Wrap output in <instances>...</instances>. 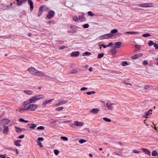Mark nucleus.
<instances>
[{
    "label": "nucleus",
    "mask_w": 158,
    "mask_h": 158,
    "mask_svg": "<svg viewBox=\"0 0 158 158\" xmlns=\"http://www.w3.org/2000/svg\"><path fill=\"white\" fill-rule=\"evenodd\" d=\"M54 99H50L49 100H45L42 103V106L43 107H45L47 104H50L54 100Z\"/></svg>",
    "instance_id": "obj_3"
},
{
    "label": "nucleus",
    "mask_w": 158,
    "mask_h": 158,
    "mask_svg": "<svg viewBox=\"0 0 158 158\" xmlns=\"http://www.w3.org/2000/svg\"><path fill=\"white\" fill-rule=\"evenodd\" d=\"M36 97V99L37 100H38L40 99L44 98V96L43 95L41 94L35 96Z\"/></svg>",
    "instance_id": "obj_24"
},
{
    "label": "nucleus",
    "mask_w": 158,
    "mask_h": 158,
    "mask_svg": "<svg viewBox=\"0 0 158 158\" xmlns=\"http://www.w3.org/2000/svg\"><path fill=\"white\" fill-rule=\"evenodd\" d=\"M24 137V135H20L19 136L18 138L19 139H22Z\"/></svg>",
    "instance_id": "obj_61"
},
{
    "label": "nucleus",
    "mask_w": 158,
    "mask_h": 158,
    "mask_svg": "<svg viewBox=\"0 0 158 158\" xmlns=\"http://www.w3.org/2000/svg\"><path fill=\"white\" fill-rule=\"evenodd\" d=\"M37 143L41 147H43V146L42 145V143H41V142H39V141H38L37 142Z\"/></svg>",
    "instance_id": "obj_56"
},
{
    "label": "nucleus",
    "mask_w": 158,
    "mask_h": 158,
    "mask_svg": "<svg viewBox=\"0 0 158 158\" xmlns=\"http://www.w3.org/2000/svg\"><path fill=\"white\" fill-rule=\"evenodd\" d=\"M9 129L8 127H5L3 129V133L4 135L6 134L9 132Z\"/></svg>",
    "instance_id": "obj_22"
},
{
    "label": "nucleus",
    "mask_w": 158,
    "mask_h": 158,
    "mask_svg": "<svg viewBox=\"0 0 158 158\" xmlns=\"http://www.w3.org/2000/svg\"><path fill=\"white\" fill-rule=\"evenodd\" d=\"M35 75L39 77H43L45 76V74L42 72L40 71L37 70Z\"/></svg>",
    "instance_id": "obj_10"
},
{
    "label": "nucleus",
    "mask_w": 158,
    "mask_h": 158,
    "mask_svg": "<svg viewBox=\"0 0 158 158\" xmlns=\"http://www.w3.org/2000/svg\"><path fill=\"white\" fill-rule=\"evenodd\" d=\"M24 108H21L19 110V112L21 113H23L25 111L27 110H26V106H27L23 105Z\"/></svg>",
    "instance_id": "obj_25"
},
{
    "label": "nucleus",
    "mask_w": 158,
    "mask_h": 158,
    "mask_svg": "<svg viewBox=\"0 0 158 158\" xmlns=\"http://www.w3.org/2000/svg\"><path fill=\"white\" fill-rule=\"evenodd\" d=\"M88 88L87 87H83L80 90L81 91H84L87 90Z\"/></svg>",
    "instance_id": "obj_59"
},
{
    "label": "nucleus",
    "mask_w": 158,
    "mask_h": 158,
    "mask_svg": "<svg viewBox=\"0 0 158 158\" xmlns=\"http://www.w3.org/2000/svg\"><path fill=\"white\" fill-rule=\"evenodd\" d=\"M150 86V85H145L144 87L145 90H147L148 89H149Z\"/></svg>",
    "instance_id": "obj_40"
},
{
    "label": "nucleus",
    "mask_w": 158,
    "mask_h": 158,
    "mask_svg": "<svg viewBox=\"0 0 158 158\" xmlns=\"http://www.w3.org/2000/svg\"><path fill=\"white\" fill-rule=\"evenodd\" d=\"M44 8H45V6L43 5L41 6L39 8V11L38 14V16H40L41 14L43 13V11L44 10Z\"/></svg>",
    "instance_id": "obj_8"
},
{
    "label": "nucleus",
    "mask_w": 158,
    "mask_h": 158,
    "mask_svg": "<svg viewBox=\"0 0 158 158\" xmlns=\"http://www.w3.org/2000/svg\"><path fill=\"white\" fill-rule=\"evenodd\" d=\"M37 129L38 130H44V126H40L38 127Z\"/></svg>",
    "instance_id": "obj_42"
},
{
    "label": "nucleus",
    "mask_w": 158,
    "mask_h": 158,
    "mask_svg": "<svg viewBox=\"0 0 158 158\" xmlns=\"http://www.w3.org/2000/svg\"><path fill=\"white\" fill-rule=\"evenodd\" d=\"M27 125L29 126V127L30 129H34L36 127V125L34 123L28 124Z\"/></svg>",
    "instance_id": "obj_23"
},
{
    "label": "nucleus",
    "mask_w": 158,
    "mask_h": 158,
    "mask_svg": "<svg viewBox=\"0 0 158 158\" xmlns=\"http://www.w3.org/2000/svg\"><path fill=\"white\" fill-rule=\"evenodd\" d=\"M86 140H85L84 139H80L79 140V143H81V144L86 142Z\"/></svg>",
    "instance_id": "obj_37"
},
{
    "label": "nucleus",
    "mask_w": 158,
    "mask_h": 158,
    "mask_svg": "<svg viewBox=\"0 0 158 158\" xmlns=\"http://www.w3.org/2000/svg\"><path fill=\"white\" fill-rule=\"evenodd\" d=\"M91 54V53L90 52H85L84 53H83V55L86 56H89Z\"/></svg>",
    "instance_id": "obj_36"
},
{
    "label": "nucleus",
    "mask_w": 158,
    "mask_h": 158,
    "mask_svg": "<svg viewBox=\"0 0 158 158\" xmlns=\"http://www.w3.org/2000/svg\"><path fill=\"white\" fill-rule=\"evenodd\" d=\"M73 20L76 21V22H77L78 21V19L77 17V16H74L73 18Z\"/></svg>",
    "instance_id": "obj_54"
},
{
    "label": "nucleus",
    "mask_w": 158,
    "mask_h": 158,
    "mask_svg": "<svg viewBox=\"0 0 158 158\" xmlns=\"http://www.w3.org/2000/svg\"><path fill=\"white\" fill-rule=\"evenodd\" d=\"M44 76L45 77V78L49 79V80L51 79L52 78L51 77H50V76H49L47 75H45V76Z\"/></svg>",
    "instance_id": "obj_48"
},
{
    "label": "nucleus",
    "mask_w": 158,
    "mask_h": 158,
    "mask_svg": "<svg viewBox=\"0 0 158 158\" xmlns=\"http://www.w3.org/2000/svg\"><path fill=\"white\" fill-rule=\"evenodd\" d=\"M128 65L127 62L126 61L123 62L122 63V65L123 66H126Z\"/></svg>",
    "instance_id": "obj_45"
},
{
    "label": "nucleus",
    "mask_w": 158,
    "mask_h": 158,
    "mask_svg": "<svg viewBox=\"0 0 158 158\" xmlns=\"http://www.w3.org/2000/svg\"><path fill=\"white\" fill-rule=\"evenodd\" d=\"M27 2V0H25ZM28 3L30 5V10L31 11L33 10L34 6L33 5V2L31 0H27Z\"/></svg>",
    "instance_id": "obj_9"
},
{
    "label": "nucleus",
    "mask_w": 158,
    "mask_h": 158,
    "mask_svg": "<svg viewBox=\"0 0 158 158\" xmlns=\"http://www.w3.org/2000/svg\"><path fill=\"white\" fill-rule=\"evenodd\" d=\"M38 141H43L44 140V138L42 137H39L38 139Z\"/></svg>",
    "instance_id": "obj_51"
},
{
    "label": "nucleus",
    "mask_w": 158,
    "mask_h": 158,
    "mask_svg": "<svg viewBox=\"0 0 158 158\" xmlns=\"http://www.w3.org/2000/svg\"><path fill=\"white\" fill-rule=\"evenodd\" d=\"M102 36L105 37V38H104L105 39H108V38H110L111 39L113 37V35L112 34H111L108 33V34H105V35H103Z\"/></svg>",
    "instance_id": "obj_15"
},
{
    "label": "nucleus",
    "mask_w": 158,
    "mask_h": 158,
    "mask_svg": "<svg viewBox=\"0 0 158 158\" xmlns=\"http://www.w3.org/2000/svg\"><path fill=\"white\" fill-rule=\"evenodd\" d=\"M152 110H149L148 111L146 112L145 113V115L144 116H143V117H145L146 118H147V116H149L150 114H152Z\"/></svg>",
    "instance_id": "obj_21"
},
{
    "label": "nucleus",
    "mask_w": 158,
    "mask_h": 158,
    "mask_svg": "<svg viewBox=\"0 0 158 158\" xmlns=\"http://www.w3.org/2000/svg\"><path fill=\"white\" fill-rule=\"evenodd\" d=\"M24 92L27 94L29 95H32L33 94V92L30 90H25Z\"/></svg>",
    "instance_id": "obj_20"
},
{
    "label": "nucleus",
    "mask_w": 158,
    "mask_h": 158,
    "mask_svg": "<svg viewBox=\"0 0 158 158\" xmlns=\"http://www.w3.org/2000/svg\"><path fill=\"white\" fill-rule=\"evenodd\" d=\"M67 102V101H60V105H63L64 104H66Z\"/></svg>",
    "instance_id": "obj_38"
},
{
    "label": "nucleus",
    "mask_w": 158,
    "mask_h": 158,
    "mask_svg": "<svg viewBox=\"0 0 158 158\" xmlns=\"http://www.w3.org/2000/svg\"><path fill=\"white\" fill-rule=\"evenodd\" d=\"M54 12L52 10H50L48 14L47 15V18L48 19H50L54 15Z\"/></svg>",
    "instance_id": "obj_7"
},
{
    "label": "nucleus",
    "mask_w": 158,
    "mask_h": 158,
    "mask_svg": "<svg viewBox=\"0 0 158 158\" xmlns=\"http://www.w3.org/2000/svg\"><path fill=\"white\" fill-rule=\"evenodd\" d=\"M48 7H47L46 6H45V8H44V10H45L46 11H48Z\"/></svg>",
    "instance_id": "obj_64"
},
{
    "label": "nucleus",
    "mask_w": 158,
    "mask_h": 158,
    "mask_svg": "<svg viewBox=\"0 0 158 158\" xmlns=\"http://www.w3.org/2000/svg\"><path fill=\"white\" fill-rule=\"evenodd\" d=\"M60 138L63 140L64 141H67L68 140V139L65 136H61Z\"/></svg>",
    "instance_id": "obj_33"
},
{
    "label": "nucleus",
    "mask_w": 158,
    "mask_h": 158,
    "mask_svg": "<svg viewBox=\"0 0 158 158\" xmlns=\"http://www.w3.org/2000/svg\"><path fill=\"white\" fill-rule=\"evenodd\" d=\"M104 55V53L99 54L98 55V57L99 59L103 57Z\"/></svg>",
    "instance_id": "obj_31"
},
{
    "label": "nucleus",
    "mask_w": 158,
    "mask_h": 158,
    "mask_svg": "<svg viewBox=\"0 0 158 158\" xmlns=\"http://www.w3.org/2000/svg\"><path fill=\"white\" fill-rule=\"evenodd\" d=\"M99 108H93L90 111V113L94 114H96L99 111Z\"/></svg>",
    "instance_id": "obj_12"
},
{
    "label": "nucleus",
    "mask_w": 158,
    "mask_h": 158,
    "mask_svg": "<svg viewBox=\"0 0 158 158\" xmlns=\"http://www.w3.org/2000/svg\"><path fill=\"white\" fill-rule=\"evenodd\" d=\"M145 151V152L146 154H148V155H150V152L148 150H147V149L144 150Z\"/></svg>",
    "instance_id": "obj_49"
},
{
    "label": "nucleus",
    "mask_w": 158,
    "mask_h": 158,
    "mask_svg": "<svg viewBox=\"0 0 158 158\" xmlns=\"http://www.w3.org/2000/svg\"><path fill=\"white\" fill-rule=\"evenodd\" d=\"M154 46L155 48L156 49H158V44H157L154 43Z\"/></svg>",
    "instance_id": "obj_52"
},
{
    "label": "nucleus",
    "mask_w": 158,
    "mask_h": 158,
    "mask_svg": "<svg viewBox=\"0 0 158 158\" xmlns=\"http://www.w3.org/2000/svg\"><path fill=\"white\" fill-rule=\"evenodd\" d=\"M133 152L135 153H137V154H139L140 153V152L135 150H133Z\"/></svg>",
    "instance_id": "obj_57"
},
{
    "label": "nucleus",
    "mask_w": 158,
    "mask_h": 158,
    "mask_svg": "<svg viewBox=\"0 0 158 158\" xmlns=\"http://www.w3.org/2000/svg\"><path fill=\"white\" fill-rule=\"evenodd\" d=\"M27 110L29 111H34L38 107L37 105L34 103H30L28 105L26 106Z\"/></svg>",
    "instance_id": "obj_1"
},
{
    "label": "nucleus",
    "mask_w": 158,
    "mask_h": 158,
    "mask_svg": "<svg viewBox=\"0 0 158 158\" xmlns=\"http://www.w3.org/2000/svg\"><path fill=\"white\" fill-rule=\"evenodd\" d=\"M17 2V5L18 6H20L26 2L25 0H16Z\"/></svg>",
    "instance_id": "obj_13"
},
{
    "label": "nucleus",
    "mask_w": 158,
    "mask_h": 158,
    "mask_svg": "<svg viewBox=\"0 0 158 158\" xmlns=\"http://www.w3.org/2000/svg\"><path fill=\"white\" fill-rule=\"evenodd\" d=\"M15 128L16 129V131L17 132H21L22 131V130L20 128L16 127V126L15 127Z\"/></svg>",
    "instance_id": "obj_32"
},
{
    "label": "nucleus",
    "mask_w": 158,
    "mask_h": 158,
    "mask_svg": "<svg viewBox=\"0 0 158 158\" xmlns=\"http://www.w3.org/2000/svg\"><path fill=\"white\" fill-rule=\"evenodd\" d=\"M89 27V25L88 24H84L83 26V27L84 28H88Z\"/></svg>",
    "instance_id": "obj_47"
},
{
    "label": "nucleus",
    "mask_w": 158,
    "mask_h": 158,
    "mask_svg": "<svg viewBox=\"0 0 158 158\" xmlns=\"http://www.w3.org/2000/svg\"><path fill=\"white\" fill-rule=\"evenodd\" d=\"M37 101L36 97L35 96L32 97L28 100L25 102L23 103V105L27 106L29 104L35 103Z\"/></svg>",
    "instance_id": "obj_2"
},
{
    "label": "nucleus",
    "mask_w": 158,
    "mask_h": 158,
    "mask_svg": "<svg viewBox=\"0 0 158 158\" xmlns=\"http://www.w3.org/2000/svg\"><path fill=\"white\" fill-rule=\"evenodd\" d=\"M79 55V52L78 51H76L72 52L71 54L72 56H78Z\"/></svg>",
    "instance_id": "obj_16"
},
{
    "label": "nucleus",
    "mask_w": 158,
    "mask_h": 158,
    "mask_svg": "<svg viewBox=\"0 0 158 158\" xmlns=\"http://www.w3.org/2000/svg\"><path fill=\"white\" fill-rule=\"evenodd\" d=\"M138 6L142 7H152L153 6L152 3L141 4L138 5Z\"/></svg>",
    "instance_id": "obj_4"
},
{
    "label": "nucleus",
    "mask_w": 158,
    "mask_h": 158,
    "mask_svg": "<svg viewBox=\"0 0 158 158\" xmlns=\"http://www.w3.org/2000/svg\"><path fill=\"white\" fill-rule=\"evenodd\" d=\"M103 119L105 121L107 122H110L111 121V119H109V118H106V117L103 118Z\"/></svg>",
    "instance_id": "obj_34"
},
{
    "label": "nucleus",
    "mask_w": 158,
    "mask_h": 158,
    "mask_svg": "<svg viewBox=\"0 0 158 158\" xmlns=\"http://www.w3.org/2000/svg\"><path fill=\"white\" fill-rule=\"evenodd\" d=\"M20 142L21 141L20 140H16L14 142V144L17 146H20L21 145L19 143V142Z\"/></svg>",
    "instance_id": "obj_26"
},
{
    "label": "nucleus",
    "mask_w": 158,
    "mask_h": 158,
    "mask_svg": "<svg viewBox=\"0 0 158 158\" xmlns=\"http://www.w3.org/2000/svg\"><path fill=\"white\" fill-rule=\"evenodd\" d=\"M75 122L74 123H71L70 125V126L72 127H74L75 126Z\"/></svg>",
    "instance_id": "obj_63"
},
{
    "label": "nucleus",
    "mask_w": 158,
    "mask_h": 158,
    "mask_svg": "<svg viewBox=\"0 0 158 158\" xmlns=\"http://www.w3.org/2000/svg\"><path fill=\"white\" fill-rule=\"evenodd\" d=\"M19 121L21 122H24V120L23 118H21L19 119Z\"/></svg>",
    "instance_id": "obj_62"
},
{
    "label": "nucleus",
    "mask_w": 158,
    "mask_h": 158,
    "mask_svg": "<svg viewBox=\"0 0 158 158\" xmlns=\"http://www.w3.org/2000/svg\"><path fill=\"white\" fill-rule=\"evenodd\" d=\"M75 125L77 126H83L84 123L81 122H79L78 121L75 122Z\"/></svg>",
    "instance_id": "obj_18"
},
{
    "label": "nucleus",
    "mask_w": 158,
    "mask_h": 158,
    "mask_svg": "<svg viewBox=\"0 0 158 158\" xmlns=\"http://www.w3.org/2000/svg\"><path fill=\"white\" fill-rule=\"evenodd\" d=\"M4 122L5 123V124H8L10 123V120L7 119H5L4 120Z\"/></svg>",
    "instance_id": "obj_39"
},
{
    "label": "nucleus",
    "mask_w": 158,
    "mask_h": 158,
    "mask_svg": "<svg viewBox=\"0 0 158 158\" xmlns=\"http://www.w3.org/2000/svg\"><path fill=\"white\" fill-rule=\"evenodd\" d=\"M117 51L115 49V47L112 48L110 49V53L112 55H114L116 53Z\"/></svg>",
    "instance_id": "obj_19"
},
{
    "label": "nucleus",
    "mask_w": 158,
    "mask_h": 158,
    "mask_svg": "<svg viewBox=\"0 0 158 158\" xmlns=\"http://www.w3.org/2000/svg\"><path fill=\"white\" fill-rule=\"evenodd\" d=\"M122 44V43L121 42L118 41L116 42L115 44V48H120L121 47Z\"/></svg>",
    "instance_id": "obj_17"
},
{
    "label": "nucleus",
    "mask_w": 158,
    "mask_h": 158,
    "mask_svg": "<svg viewBox=\"0 0 158 158\" xmlns=\"http://www.w3.org/2000/svg\"><path fill=\"white\" fill-rule=\"evenodd\" d=\"M99 46H101V47H103L104 48H106V47H108L107 45H105L103 44L100 45H99Z\"/></svg>",
    "instance_id": "obj_55"
},
{
    "label": "nucleus",
    "mask_w": 158,
    "mask_h": 158,
    "mask_svg": "<svg viewBox=\"0 0 158 158\" xmlns=\"http://www.w3.org/2000/svg\"><path fill=\"white\" fill-rule=\"evenodd\" d=\"M88 15H89L90 16H94V14L91 11H89L88 12Z\"/></svg>",
    "instance_id": "obj_44"
},
{
    "label": "nucleus",
    "mask_w": 158,
    "mask_h": 158,
    "mask_svg": "<svg viewBox=\"0 0 158 158\" xmlns=\"http://www.w3.org/2000/svg\"><path fill=\"white\" fill-rule=\"evenodd\" d=\"M28 70L31 74L35 75L37 70L34 67H31L29 68L28 69Z\"/></svg>",
    "instance_id": "obj_5"
},
{
    "label": "nucleus",
    "mask_w": 158,
    "mask_h": 158,
    "mask_svg": "<svg viewBox=\"0 0 158 158\" xmlns=\"http://www.w3.org/2000/svg\"><path fill=\"white\" fill-rule=\"evenodd\" d=\"M143 64L144 65H147L148 64V62L147 61L144 60L143 62Z\"/></svg>",
    "instance_id": "obj_60"
},
{
    "label": "nucleus",
    "mask_w": 158,
    "mask_h": 158,
    "mask_svg": "<svg viewBox=\"0 0 158 158\" xmlns=\"http://www.w3.org/2000/svg\"><path fill=\"white\" fill-rule=\"evenodd\" d=\"M125 33L128 35L129 34L135 35L138 34L139 32L137 31H126L125 32Z\"/></svg>",
    "instance_id": "obj_14"
},
{
    "label": "nucleus",
    "mask_w": 158,
    "mask_h": 158,
    "mask_svg": "<svg viewBox=\"0 0 158 158\" xmlns=\"http://www.w3.org/2000/svg\"><path fill=\"white\" fill-rule=\"evenodd\" d=\"M152 155L153 156H157L158 155V153L156 151H153L152 153Z\"/></svg>",
    "instance_id": "obj_27"
},
{
    "label": "nucleus",
    "mask_w": 158,
    "mask_h": 158,
    "mask_svg": "<svg viewBox=\"0 0 158 158\" xmlns=\"http://www.w3.org/2000/svg\"><path fill=\"white\" fill-rule=\"evenodd\" d=\"M122 83L123 84L124 83H125V84L127 85H132V84L131 83H127L125 82V81H123Z\"/></svg>",
    "instance_id": "obj_58"
},
{
    "label": "nucleus",
    "mask_w": 158,
    "mask_h": 158,
    "mask_svg": "<svg viewBox=\"0 0 158 158\" xmlns=\"http://www.w3.org/2000/svg\"><path fill=\"white\" fill-rule=\"evenodd\" d=\"M154 43H153V41L151 40V41H149V42L148 43V45L149 46H151L152 45H154Z\"/></svg>",
    "instance_id": "obj_43"
},
{
    "label": "nucleus",
    "mask_w": 158,
    "mask_h": 158,
    "mask_svg": "<svg viewBox=\"0 0 158 158\" xmlns=\"http://www.w3.org/2000/svg\"><path fill=\"white\" fill-rule=\"evenodd\" d=\"M77 72V70L76 69H73L70 72V73L72 74H74L76 73Z\"/></svg>",
    "instance_id": "obj_28"
},
{
    "label": "nucleus",
    "mask_w": 158,
    "mask_h": 158,
    "mask_svg": "<svg viewBox=\"0 0 158 158\" xmlns=\"http://www.w3.org/2000/svg\"><path fill=\"white\" fill-rule=\"evenodd\" d=\"M114 103H110V102H108L106 104V106L107 108L110 110L113 109L114 106Z\"/></svg>",
    "instance_id": "obj_6"
},
{
    "label": "nucleus",
    "mask_w": 158,
    "mask_h": 158,
    "mask_svg": "<svg viewBox=\"0 0 158 158\" xmlns=\"http://www.w3.org/2000/svg\"><path fill=\"white\" fill-rule=\"evenodd\" d=\"M79 19L80 20L83 21L85 20V18L83 15H81L79 16Z\"/></svg>",
    "instance_id": "obj_29"
},
{
    "label": "nucleus",
    "mask_w": 158,
    "mask_h": 158,
    "mask_svg": "<svg viewBox=\"0 0 158 158\" xmlns=\"http://www.w3.org/2000/svg\"><path fill=\"white\" fill-rule=\"evenodd\" d=\"M151 36V35L149 33L145 34L142 35V36L144 37H150Z\"/></svg>",
    "instance_id": "obj_35"
},
{
    "label": "nucleus",
    "mask_w": 158,
    "mask_h": 158,
    "mask_svg": "<svg viewBox=\"0 0 158 158\" xmlns=\"http://www.w3.org/2000/svg\"><path fill=\"white\" fill-rule=\"evenodd\" d=\"M143 55L142 53H139V54H135V55L131 57V58L132 59H136L140 57Z\"/></svg>",
    "instance_id": "obj_11"
},
{
    "label": "nucleus",
    "mask_w": 158,
    "mask_h": 158,
    "mask_svg": "<svg viewBox=\"0 0 158 158\" xmlns=\"http://www.w3.org/2000/svg\"><path fill=\"white\" fill-rule=\"evenodd\" d=\"M118 31V30L117 29H113L111 30V34H115Z\"/></svg>",
    "instance_id": "obj_30"
},
{
    "label": "nucleus",
    "mask_w": 158,
    "mask_h": 158,
    "mask_svg": "<svg viewBox=\"0 0 158 158\" xmlns=\"http://www.w3.org/2000/svg\"><path fill=\"white\" fill-rule=\"evenodd\" d=\"M86 93L87 94L89 95L91 94H94L95 93V92L94 91H92L90 92H88Z\"/></svg>",
    "instance_id": "obj_41"
},
{
    "label": "nucleus",
    "mask_w": 158,
    "mask_h": 158,
    "mask_svg": "<svg viewBox=\"0 0 158 158\" xmlns=\"http://www.w3.org/2000/svg\"><path fill=\"white\" fill-rule=\"evenodd\" d=\"M135 48L137 49L138 50H140L141 49V47L140 46L137 45H135Z\"/></svg>",
    "instance_id": "obj_50"
},
{
    "label": "nucleus",
    "mask_w": 158,
    "mask_h": 158,
    "mask_svg": "<svg viewBox=\"0 0 158 158\" xmlns=\"http://www.w3.org/2000/svg\"><path fill=\"white\" fill-rule=\"evenodd\" d=\"M54 152L55 154V155H58L59 153V151L58 150H54Z\"/></svg>",
    "instance_id": "obj_46"
},
{
    "label": "nucleus",
    "mask_w": 158,
    "mask_h": 158,
    "mask_svg": "<svg viewBox=\"0 0 158 158\" xmlns=\"http://www.w3.org/2000/svg\"><path fill=\"white\" fill-rule=\"evenodd\" d=\"M12 150L16 152V155H17L19 154V152L18 151V149L17 148H14Z\"/></svg>",
    "instance_id": "obj_53"
}]
</instances>
